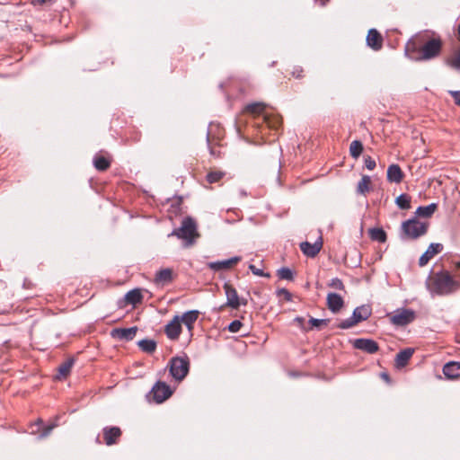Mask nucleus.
<instances>
[{
    "mask_svg": "<svg viewBox=\"0 0 460 460\" xmlns=\"http://www.w3.org/2000/svg\"><path fill=\"white\" fill-rule=\"evenodd\" d=\"M443 251V245L438 243H432L428 247L427 251L420 256L419 265L423 267L437 254Z\"/></svg>",
    "mask_w": 460,
    "mask_h": 460,
    "instance_id": "15",
    "label": "nucleus"
},
{
    "mask_svg": "<svg viewBox=\"0 0 460 460\" xmlns=\"http://www.w3.org/2000/svg\"><path fill=\"white\" fill-rule=\"evenodd\" d=\"M172 280V270L169 268L162 269L156 272L155 281L157 284H167Z\"/></svg>",
    "mask_w": 460,
    "mask_h": 460,
    "instance_id": "25",
    "label": "nucleus"
},
{
    "mask_svg": "<svg viewBox=\"0 0 460 460\" xmlns=\"http://www.w3.org/2000/svg\"><path fill=\"white\" fill-rule=\"evenodd\" d=\"M170 235H175L179 239L184 240L187 245H190L199 235L197 225L191 217H186L182 220L181 227L174 229Z\"/></svg>",
    "mask_w": 460,
    "mask_h": 460,
    "instance_id": "5",
    "label": "nucleus"
},
{
    "mask_svg": "<svg viewBox=\"0 0 460 460\" xmlns=\"http://www.w3.org/2000/svg\"><path fill=\"white\" fill-rule=\"evenodd\" d=\"M328 323H329L328 319H316V318L311 317L309 319V323L311 324V328H308V329L311 330L314 327L320 329L322 325H327Z\"/></svg>",
    "mask_w": 460,
    "mask_h": 460,
    "instance_id": "38",
    "label": "nucleus"
},
{
    "mask_svg": "<svg viewBox=\"0 0 460 460\" xmlns=\"http://www.w3.org/2000/svg\"><path fill=\"white\" fill-rule=\"evenodd\" d=\"M303 72H304V70L301 66H294L291 74L295 78H301V77H303Z\"/></svg>",
    "mask_w": 460,
    "mask_h": 460,
    "instance_id": "45",
    "label": "nucleus"
},
{
    "mask_svg": "<svg viewBox=\"0 0 460 460\" xmlns=\"http://www.w3.org/2000/svg\"><path fill=\"white\" fill-rule=\"evenodd\" d=\"M322 247V236H319V238L314 243L309 242H303L300 243V249L302 252L309 258H314L320 252Z\"/></svg>",
    "mask_w": 460,
    "mask_h": 460,
    "instance_id": "13",
    "label": "nucleus"
},
{
    "mask_svg": "<svg viewBox=\"0 0 460 460\" xmlns=\"http://www.w3.org/2000/svg\"><path fill=\"white\" fill-rule=\"evenodd\" d=\"M172 394L171 387L164 382L158 381L152 387L151 391L147 394L149 400L155 402L156 403H162L167 400Z\"/></svg>",
    "mask_w": 460,
    "mask_h": 460,
    "instance_id": "8",
    "label": "nucleus"
},
{
    "mask_svg": "<svg viewBox=\"0 0 460 460\" xmlns=\"http://www.w3.org/2000/svg\"><path fill=\"white\" fill-rule=\"evenodd\" d=\"M368 235L372 241L384 243L387 240L386 233L383 228L374 227L368 230Z\"/></svg>",
    "mask_w": 460,
    "mask_h": 460,
    "instance_id": "27",
    "label": "nucleus"
},
{
    "mask_svg": "<svg viewBox=\"0 0 460 460\" xmlns=\"http://www.w3.org/2000/svg\"><path fill=\"white\" fill-rule=\"evenodd\" d=\"M456 267L457 269H460V261L456 262Z\"/></svg>",
    "mask_w": 460,
    "mask_h": 460,
    "instance_id": "51",
    "label": "nucleus"
},
{
    "mask_svg": "<svg viewBox=\"0 0 460 460\" xmlns=\"http://www.w3.org/2000/svg\"><path fill=\"white\" fill-rule=\"evenodd\" d=\"M142 351L146 353H153L156 349V342L154 340L144 339L137 342Z\"/></svg>",
    "mask_w": 460,
    "mask_h": 460,
    "instance_id": "30",
    "label": "nucleus"
},
{
    "mask_svg": "<svg viewBox=\"0 0 460 460\" xmlns=\"http://www.w3.org/2000/svg\"><path fill=\"white\" fill-rule=\"evenodd\" d=\"M223 288L226 296V306L232 309H238L240 307V303L236 289L228 282H226Z\"/></svg>",
    "mask_w": 460,
    "mask_h": 460,
    "instance_id": "12",
    "label": "nucleus"
},
{
    "mask_svg": "<svg viewBox=\"0 0 460 460\" xmlns=\"http://www.w3.org/2000/svg\"><path fill=\"white\" fill-rule=\"evenodd\" d=\"M74 364L75 359L73 358H69L62 364H60L58 367L57 379L61 380L66 378L70 375Z\"/></svg>",
    "mask_w": 460,
    "mask_h": 460,
    "instance_id": "23",
    "label": "nucleus"
},
{
    "mask_svg": "<svg viewBox=\"0 0 460 460\" xmlns=\"http://www.w3.org/2000/svg\"><path fill=\"white\" fill-rule=\"evenodd\" d=\"M137 332V326H133L130 328H118V329L112 330L111 336L114 338H118L119 340H122V341H132L135 338Z\"/></svg>",
    "mask_w": 460,
    "mask_h": 460,
    "instance_id": "17",
    "label": "nucleus"
},
{
    "mask_svg": "<svg viewBox=\"0 0 460 460\" xmlns=\"http://www.w3.org/2000/svg\"><path fill=\"white\" fill-rule=\"evenodd\" d=\"M36 425L39 426V429L41 428V431L39 435L40 438H47L51 433L53 429L57 426L56 423L44 426L43 421L40 419L37 420Z\"/></svg>",
    "mask_w": 460,
    "mask_h": 460,
    "instance_id": "31",
    "label": "nucleus"
},
{
    "mask_svg": "<svg viewBox=\"0 0 460 460\" xmlns=\"http://www.w3.org/2000/svg\"><path fill=\"white\" fill-rule=\"evenodd\" d=\"M429 224L422 222L416 217L402 222L401 226V238L402 240H416L426 234Z\"/></svg>",
    "mask_w": 460,
    "mask_h": 460,
    "instance_id": "4",
    "label": "nucleus"
},
{
    "mask_svg": "<svg viewBox=\"0 0 460 460\" xmlns=\"http://www.w3.org/2000/svg\"><path fill=\"white\" fill-rule=\"evenodd\" d=\"M443 374L449 379H456L460 376V363L450 361L443 367Z\"/></svg>",
    "mask_w": 460,
    "mask_h": 460,
    "instance_id": "22",
    "label": "nucleus"
},
{
    "mask_svg": "<svg viewBox=\"0 0 460 460\" xmlns=\"http://www.w3.org/2000/svg\"><path fill=\"white\" fill-rule=\"evenodd\" d=\"M93 165H94L96 170H98L100 172H104V171H106L107 169L110 168L111 161L108 158L104 157V156L96 155L93 158Z\"/></svg>",
    "mask_w": 460,
    "mask_h": 460,
    "instance_id": "29",
    "label": "nucleus"
},
{
    "mask_svg": "<svg viewBox=\"0 0 460 460\" xmlns=\"http://www.w3.org/2000/svg\"><path fill=\"white\" fill-rule=\"evenodd\" d=\"M122 436V431L119 427L117 426H106L102 429L103 440H100V437L96 438V443H104L106 446H113L119 442Z\"/></svg>",
    "mask_w": 460,
    "mask_h": 460,
    "instance_id": "9",
    "label": "nucleus"
},
{
    "mask_svg": "<svg viewBox=\"0 0 460 460\" xmlns=\"http://www.w3.org/2000/svg\"><path fill=\"white\" fill-rule=\"evenodd\" d=\"M166 336L170 340H177L181 332V324L179 315H175L172 320L165 325Z\"/></svg>",
    "mask_w": 460,
    "mask_h": 460,
    "instance_id": "14",
    "label": "nucleus"
},
{
    "mask_svg": "<svg viewBox=\"0 0 460 460\" xmlns=\"http://www.w3.org/2000/svg\"><path fill=\"white\" fill-rule=\"evenodd\" d=\"M225 176V172L221 171L209 172L207 176V181L210 184L218 182Z\"/></svg>",
    "mask_w": 460,
    "mask_h": 460,
    "instance_id": "35",
    "label": "nucleus"
},
{
    "mask_svg": "<svg viewBox=\"0 0 460 460\" xmlns=\"http://www.w3.org/2000/svg\"><path fill=\"white\" fill-rule=\"evenodd\" d=\"M448 66L460 70V51L451 59L447 61Z\"/></svg>",
    "mask_w": 460,
    "mask_h": 460,
    "instance_id": "40",
    "label": "nucleus"
},
{
    "mask_svg": "<svg viewBox=\"0 0 460 460\" xmlns=\"http://www.w3.org/2000/svg\"><path fill=\"white\" fill-rule=\"evenodd\" d=\"M276 294L279 297H281L283 296V298L286 300V301H291L292 300V294L286 288H279L277 291H276Z\"/></svg>",
    "mask_w": 460,
    "mask_h": 460,
    "instance_id": "41",
    "label": "nucleus"
},
{
    "mask_svg": "<svg viewBox=\"0 0 460 460\" xmlns=\"http://www.w3.org/2000/svg\"><path fill=\"white\" fill-rule=\"evenodd\" d=\"M448 93L454 99L455 104L460 107V91H449Z\"/></svg>",
    "mask_w": 460,
    "mask_h": 460,
    "instance_id": "46",
    "label": "nucleus"
},
{
    "mask_svg": "<svg viewBox=\"0 0 460 460\" xmlns=\"http://www.w3.org/2000/svg\"><path fill=\"white\" fill-rule=\"evenodd\" d=\"M395 203L401 209H409L411 208V197L407 194H401L396 198Z\"/></svg>",
    "mask_w": 460,
    "mask_h": 460,
    "instance_id": "33",
    "label": "nucleus"
},
{
    "mask_svg": "<svg viewBox=\"0 0 460 460\" xmlns=\"http://www.w3.org/2000/svg\"><path fill=\"white\" fill-rule=\"evenodd\" d=\"M295 322H296L298 323V325L305 331V332H308L309 329L304 327V322H305V319L303 317H300V316H297L294 319Z\"/></svg>",
    "mask_w": 460,
    "mask_h": 460,
    "instance_id": "47",
    "label": "nucleus"
},
{
    "mask_svg": "<svg viewBox=\"0 0 460 460\" xmlns=\"http://www.w3.org/2000/svg\"><path fill=\"white\" fill-rule=\"evenodd\" d=\"M241 261L240 256H234L228 260L212 261L208 263V268L214 271L228 270Z\"/></svg>",
    "mask_w": 460,
    "mask_h": 460,
    "instance_id": "16",
    "label": "nucleus"
},
{
    "mask_svg": "<svg viewBox=\"0 0 460 460\" xmlns=\"http://www.w3.org/2000/svg\"><path fill=\"white\" fill-rule=\"evenodd\" d=\"M437 208H438V205L436 203H431L428 206H420L417 208L415 214L418 217L429 218L435 213Z\"/></svg>",
    "mask_w": 460,
    "mask_h": 460,
    "instance_id": "28",
    "label": "nucleus"
},
{
    "mask_svg": "<svg viewBox=\"0 0 460 460\" xmlns=\"http://www.w3.org/2000/svg\"><path fill=\"white\" fill-rule=\"evenodd\" d=\"M403 172L398 164H393L387 168V181L390 182L400 183L403 179Z\"/></svg>",
    "mask_w": 460,
    "mask_h": 460,
    "instance_id": "20",
    "label": "nucleus"
},
{
    "mask_svg": "<svg viewBox=\"0 0 460 460\" xmlns=\"http://www.w3.org/2000/svg\"><path fill=\"white\" fill-rule=\"evenodd\" d=\"M277 275L281 279L286 280H293L294 279V273L293 271L287 267H282L277 271Z\"/></svg>",
    "mask_w": 460,
    "mask_h": 460,
    "instance_id": "36",
    "label": "nucleus"
},
{
    "mask_svg": "<svg viewBox=\"0 0 460 460\" xmlns=\"http://www.w3.org/2000/svg\"><path fill=\"white\" fill-rule=\"evenodd\" d=\"M457 36H458V39L460 40V22H459V24H458V27H457Z\"/></svg>",
    "mask_w": 460,
    "mask_h": 460,
    "instance_id": "50",
    "label": "nucleus"
},
{
    "mask_svg": "<svg viewBox=\"0 0 460 460\" xmlns=\"http://www.w3.org/2000/svg\"><path fill=\"white\" fill-rule=\"evenodd\" d=\"M364 164L365 166L370 171L374 170L376 165V161L368 155L364 157Z\"/></svg>",
    "mask_w": 460,
    "mask_h": 460,
    "instance_id": "43",
    "label": "nucleus"
},
{
    "mask_svg": "<svg viewBox=\"0 0 460 460\" xmlns=\"http://www.w3.org/2000/svg\"><path fill=\"white\" fill-rule=\"evenodd\" d=\"M266 104L263 102H253L247 104L243 109V113L253 117V124L257 127H262L263 124L269 128L277 129L281 124V119L278 116H270L264 112Z\"/></svg>",
    "mask_w": 460,
    "mask_h": 460,
    "instance_id": "3",
    "label": "nucleus"
},
{
    "mask_svg": "<svg viewBox=\"0 0 460 460\" xmlns=\"http://www.w3.org/2000/svg\"><path fill=\"white\" fill-rule=\"evenodd\" d=\"M416 318V314L412 309L401 308L394 311L390 317V321L394 325L405 326L412 323Z\"/></svg>",
    "mask_w": 460,
    "mask_h": 460,
    "instance_id": "10",
    "label": "nucleus"
},
{
    "mask_svg": "<svg viewBox=\"0 0 460 460\" xmlns=\"http://www.w3.org/2000/svg\"><path fill=\"white\" fill-rule=\"evenodd\" d=\"M329 287L337 290H344L345 288L343 282L339 278L332 279Z\"/></svg>",
    "mask_w": 460,
    "mask_h": 460,
    "instance_id": "39",
    "label": "nucleus"
},
{
    "mask_svg": "<svg viewBox=\"0 0 460 460\" xmlns=\"http://www.w3.org/2000/svg\"><path fill=\"white\" fill-rule=\"evenodd\" d=\"M124 298L127 304L136 305L142 302L143 296L139 288H134L126 293Z\"/></svg>",
    "mask_w": 460,
    "mask_h": 460,
    "instance_id": "26",
    "label": "nucleus"
},
{
    "mask_svg": "<svg viewBox=\"0 0 460 460\" xmlns=\"http://www.w3.org/2000/svg\"><path fill=\"white\" fill-rule=\"evenodd\" d=\"M362 151H363V145H362L361 141L354 140L350 143L349 154L353 158H355V159L358 158L359 155H361Z\"/></svg>",
    "mask_w": 460,
    "mask_h": 460,
    "instance_id": "32",
    "label": "nucleus"
},
{
    "mask_svg": "<svg viewBox=\"0 0 460 460\" xmlns=\"http://www.w3.org/2000/svg\"><path fill=\"white\" fill-rule=\"evenodd\" d=\"M353 347L357 349L374 354L378 351V343L372 339L359 338L353 341Z\"/></svg>",
    "mask_w": 460,
    "mask_h": 460,
    "instance_id": "11",
    "label": "nucleus"
},
{
    "mask_svg": "<svg viewBox=\"0 0 460 460\" xmlns=\"http://www.w3.org/2000/svg\"><path fill=\"white\" fill-rule=\"evenodd\" d=\"M243 326V323L239 320H234L228 325V331L230 332H237L240 331L241 327Z\"/></svg>",
    "mask_w": 460,
    "mask_h": 460,
    "instance_id": "42",
    "label": "nucleus"
},
{
    "mask_svg": "<svg viewBox=\"0 0 460 460\" xmlns=\"http://www.w3.org/2000/svg\"><path fill=\"white\" fill-rule=\"evenodd\" d=\"M372 314L371 307L367 305H362L354 309L352 315L341 321L338 327L340 329H349L358 323L367 320Z\"/></svg>",
    "mask_w": 460,
    "mask_h": 460,
    "instance_id": "7",
    "label": "nucleus"
},
{
    "mask_svg": "<svg viewBox=\"0 0 460 460\" xmlns=\"http://www.w3.org/2000/svg\"><path fill=\"white\" fill-rule=\"evenodd\" d=\"M239 303H240V305H247V299L240 298L239 297Z\"/></svg>",
    "mask_w": 460,
    "mask_h": 460,
    "instance_id": "48",
    "label": "nucleus"
},
{
    "mask_svg": "<svg viewBox=\"0 0 460 460\" xmlns=\"http://www.w3.org/2000/svg\"><path fill=\"white\" fill-rule=\"evenodd\" d=\"M414 352V349L411 348H407L402 350H401L395 358V363L398 367H405L410 358H411L412 354Z\"/></svg>",
    "mask_w": 460,
    "mask_h": 460,
    "instance_id": "24",
    "label": "nucleus"
},
{
    "mask_svg": "<svg viewBox=\"0 0 460 460\" xmlns=\"http://www.w3.org/2000/svg\"><path fill=\"white\" fill-rule=\"evenodd\" d=\"M422 43L420 38L411 40L405 46V51L410 58L416 61L429 60L438 57L442 49V40L440 38H433Z\"/></svg>",
    "mask_w": 460,
    "mask_h": 460,
    "instance_id": "1",
    "label": "nucleus"
},
{
    "mask_svg": "<svg viewBox=\"0 0 460 460\" xmlns=\"http://www.w3.org/2000/svg\"><path fill=\"white\" fill-rule=\"evenodd\" d=\"M426 286L432 295H449L460 288V273L456 280L447 270L435 272L428 278Z\"/></svg>",
    "mask_w": 460,
    "mask_h": 460,
    "instance_id": "2",
    "label": "nucleus"
},
{
    "mask_svg": "<svg viewBox=\"0 0 460 460\" xmlns=\"http://www.w3.org/2000/svg\"><path fill=\"white\" fill-rule=\"evenodd\" d=\"M382 377H383L384 379H385L386 381H388V380H389V376H388L386 373H383V374H382Z\"/></svg>",
    "mask_w": 460,
    "mask_h": 460,
    "instance_id": "49",
    "label": "nucleus"
},
{
    "mask_svg": "<svg viewBox=\"0 0 460 460\" xmlns=\"http://www.w3.org/2000/svg\"><path fill=\"white\" fill-rule=\"evenodd\" d=\"M207 143H208V146L209 147V152H210V155L214 157H219L220 156V152L217 151L214 146V138L213 137L211 136V133L210 131H208L207 133Z\"/></svg>",
    "mask_w": 460,
    "mask_h": 460,
    "instance_id": "37",
    "label": "nucleus"
},
{
    "mask_svg": "<svg viewBox=\"0 0 460 460\" xmlns=\"http://www.w3.org/2000/svg\"><path fill=\"white\" fill-rule=\"evenodd\" d=\"M249 269L251 270V271L256 275V276H260V277H267L269 278L270 277V274L269 273H264V271L261 269H258L256 268L253 264H251L249 266Z\"/></svg>",
    "mask_w": 460,
    "mask_h": 460,
    "instance_id": "44",
    "label": "nucleus"
},
{
    "mask_svg": "<svg viewBox=\"0 0 460 460\" xmlns=\"http://www.w3.org/2000/svg\"><path fill=\"white\" fill-rule=\"evenodd\" d=\"M169 370L170 374L175 380H183L190 370L189 358L185 355L183 357H174L171 358L169 362Z\"/></svg>",
    "mask_w": 460,
    "mask_h": 460,
    "instance_id": "6",
    "label": "nucleus"
},
{
    "mask_svg": "<svg viewBox=\"0 0 460 460\" xmlns=\"http://www.w3.org/2000/svg\"><path fill=\"white\" fill-rule=\"evenodd\" d=\"M367 43L372 49L380 50L383 47V37L376 29H371L367 36Z\"/></svg>",
    "mask_w": 460,
    "mask_h": 460,
    "instance_id": "18",
    "label": "nucleus"
},
{
    "mask_svg": "<svg viewBox=\"0 0 460 460\" xmlns=\"http://www.w3.org/2000/svg\"><path fill=\"white\" fill-rule=\"evenodd\" d=\"M344 305L343 298L336 293L327 295V306L332 313H338Z\"/></svg>",
    "mask_w": 460,
    "mask_h": 460,
    "instance_id": "19",
    "label": "nucleus"
},
{
    "mask_svg": "<svg viewBox=\"0 0 460 460\" xmlns=\"http://www.w3.org/2000/svg\"><path fill=\"white\" fill-rule=\"evenodd\" d=\"M199 312L197 310H190L184 313L181 316H180L181 323H182L189 330V332H192L194 323L198 320Z\"/></svg>",
    "mask_w": 460,
    "mask_h": 460,
    "instance_id": "21",
    "label": "nucleus"
},
{
    "mask_svg": "<svg viewBox=\"0 0 460 460\" xmlns=\"http://www.w3.org/2000/svg\"><path fill=\"white\" fill-rule=\"evenodd\" d=\"M371 180L367 175L362 176L361 180L358 183V192L365 194L369 190Z\"/></svg>",
    "mask_w": 460,
    "mask_h": 460,
    "instance_id": "34",
    "label": "nucleus"
}]
</instances>
